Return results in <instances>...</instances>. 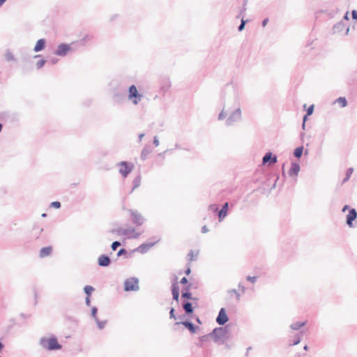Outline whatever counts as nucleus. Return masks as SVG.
<instances>
[{"label": "nucleus", "mask_w": 357, "mask_h": 357, "mask_svg": "<svg viewBox=\"0 0 357 357\" xmlns=\"http://www.w3.org/2000/svg\"><path fill=\"white\" fill-rule=\"evenodd\" d=\"M171 82L169 78H164L161 80L160 90L165 94L171 87Z\"/></svg>", "instance_id": "aec40b11"}, {"label": "nucleus", "mask_w": 357, "mask_h": 357, "mask_svg": "<svg viewBox=\"0 0 357 357\" xmlns=\"http://www.w3.org/2000/svg\"><path fill=\"white\" fill-rule=\"evenodd\" d=\"M46 43H47V41H46V39H45V38H40V39L38 40L34 46L33 51L35 52H39L43 50L46 47Z\"/></svg>", "instance_id": "412c9836"}, {"label": "nucleus", "mask_w": 357, "mask_h": 357, "mask_svg": "<svg viewBox=\"0 0 357 357\" xmlns=\"http://www.w3.org/2000/svg\"><path fill=\"white\" fill-rule=\"evenodd\" d=\"M61 202L59 201H54V202H51V204H50V207L54 208L59 209L61 208Z\"/></svg>", "instance_id": "37998d69"}, {"label": "nucleus", "mask_w": 357, "mask_h": 357, "mask_svg": "<svg viewBox=\"0 0 357 357\" xmlns=\"http://www.w3.org/2000/svg\"><path fill=\"white\" fill-rule=\"evenodd\" d=\"M303 146H300V147H297L295 151H294V156L296 157V158H300L302 154H303Z\"/></svg>", "instance_id": "c9c22d12"}, {"label": "nucleus", "mask_w": 357, "mask_h": 357, "mask_svg": "<svg viewBox=\"0 0 357 357\" xmlns=\"http://www.w3.org/2000/svg\"><path fill=\"white\" fill-rule=\"evenodd\" d=\"M229 333V325H226L213 328L210 333V336L214 342L219 344L222 340L228 339Z\"/></svg>", "instance_id": "7ed1b4c3"}, {"label": "nucleus", "mask_w": 357, "mask_h": 357, "mask_svg": "<svg viewBox=\"0 0 357 357\" xmlns=\"http://www.w3.org/2000/svg\"><path fill=\"white\" fill-rule=\"evenodd\" d=\"M121 256H123L124 258H129L131 256V253H128L126 248H121L118 250L116 257H120Z\"/></svg>", "instance_id": "c756f323"}, {"label": "nucleus", "mask_w": 357, "mask_h": 357, "mask_svg": "<svg viewBox=\"0 0 357 357\" xmlns=\"http://www.w3.org/2000/svg\"><path fill=\"white\" fill-rule=\"evenodd\" d=\"M257 277H256V276H250V275H249V276H248V277L246 278V280H247L248 281H249V282H252V283L255 282H256V280H257Z\"/></svg>", "instance_id": "09e8293b"}, {"label": "nucleus", "mask_w": 357, "mask_h": 357, "mask_svg": "<svg viewBox=\"0 0 357 357\" xmlns=\"http://www.w3.org/2000/svg\"><path fill=\"white\" fill-rule=\"evenodd\" d=\"M262 26L265 27L268 24V17H265L261 22Z\"/></svg>", "instance_id": "0e129e2a"}, {"label": "nucleus", "mask_w": 357, "mask_h": 357, "mask_svg": "<svg viewBox=\"0 0 357 357\" xmlns=\"http://www.w3.org/2000/svg\"><path fill=\"white\" fill-rule=\"evenodd\" d=\"M128 93V99L131 100L134 105H137L142 98V94L138 91L135 84L129 86Z\"/></svg>", "instance_id": "423d86ee"}, {"label": "nucleus", "mask_w": 357, "mask_h": 357, "mask_svg": "<svg viewBox=\"0 0 357 357\" xmlns=\"http://www.w3.org/2000/svg\"><path fill=\"white\" fill-rule=\"evenodd\" d=\"M91 297L86 296L85 298V304L86 306L90 307L91 306Z\"/></svg>", "instance_id": "bf43d9fd"}, {"label": "nucleus", "mask_w": 357, "mask_h": 357, "mask_svg": "<svg viewBox=\"0 0 357 357\" xmlns=\"http://www.w3.org/2000/svg\"><path fill=\"white\" fill-rule=\"evenodd\" d=\"M181 299V301L192 299V294L188 288H183L182 289Z\"/></svg>", "instance_id": "bb28decb"}, {"label": "nucleus", "mask_w": 357, "mask_h": 357, "mask_svg": "<svg viewBox=\"0 0 357 357\" xmlns=\"http://www.w3.org/2000/svg\"><path fill=\"white\" fill-rule=\"evenodd\" d=\"M128 212L130 213V219L132 224L139 227L144 223L146 219L137 210L128 209Z\"/></svg>", "instance_id": "6e6552de"}, {"label": "nucleus", "mask_w": 357, "mask_h": 357, "mask_svg": "<svg viewBox=\"0 0 357 357\" xmlns=\"http://www.w3.org/2000/svg\"><path fill=\"white\" fill-rule=\"evenodd\" d=\"M181 306L185 312V315L190 317L194 318V311L195 306L193 305V303L190 300H182Z\"/></svg>", "instance_id": "9b49d317"}, {"label": "nucleus", "mask_w": 357, "mask_h": 357, "mask_svg": "<svg viewBox=\"0 0 357 357\" xmlns=\"http://www.w3.org/2000/svg\"><path fill=\"white\" fill-rule=\"evenodd\" d=\"M188 280L186 277H183L181 278V281H180V283L183 285H185L186 284H188Z\"/></svg>", "instance_id": "603ef678"}, {"label": "nucleus", "mask_w": 357, "mask_h": 357, "mask_svg": "<svg viewBox=\"0 0 357 357\" xmlns=\"http://www.w3.org/2000/svg\"><path fill=\"white\" fill-rule=\"evenodd\" d=\"M126 230H128L126 231V235H128L130 234H133V232L135 231V228H128V229H126Z\"/></svg>", "instance_id": "680f3d73"}, {"label": "nucleus", "mask_w": 357, "mask_h": 357, "mask_svg": "<svg viewBox=\"0 0 357 357\" xmlns=\"http://www.w3.org/2000/svg\"><path fill=\"white\" fill-rule=\"evenodd\" d=\"M210 338H211L210 333H208L207 335H204L200 336L198 338L199 341H198V342L196 343V345L198 347H202L204 343L208 342L210 340Z\"/></svg>", "instance_id": "cd10ccee"}, {"label": "nucleus", "mask_w": 357, "mask_h": 357, "mask_svg": "<svg viewBox=\"0 0 357 357\" xmlns=\"http://www.w3.org/2000/svg\"><path fill=\"white\" fill-rule=\"evenodd\" d=\"M248 21V20H244L243 17H242L241 20V24L238 26V31H242L245 29V26Z\"/></svg>", "instance_id": "4c0bfd02"}, {"label": "nucleus", "mask_w": 357, "mask_h": 357, "mask_svg": "<svg viewBox=\"0 0 357 357\" xmlns=\"http://www.w3.org/2000/svg\"><path fill=\"white\" fill-rule=\"evenodd\" d=\"M39 344L43 349L47 351H56L62 349V345L59 342L57 337L54 335H52L50 337H41Z\"/></svg>", "instance_id": "f03ea898"}, {"label": "nucleus", "mask_w": 357, "mask_h": 357, "mask_svg": "<svg viewBox=\"0 0 357 357\" xmlns=\"http://www.w3.org/2000/svg\"><path fill=\"white\" fill-rule=\"evenodd\" d=\"M177 279H178L177 277L175 276L174 280L172 284L171 291H172L173 301H176V303L177 304H178L180 289H179V286H178V284L177 282Z\"/></svg>", "instance_id": "ddd939ff"}, {"label": "nucleus", "mask_w": 357, "mask_h": 357, "mask_svg": "<svg viewBox=\"0 0 357 357\" xmlns=\"http://www.w3.org/2000/svg\"><path fill=\"white\" fill-rule=\"evenodd\" d=\"M153 151V149L149 144H146L143 148L140 158L142 160H146L147 159L148 155Z\"/></svg>", "instance_id": "5701e85b"}, {"label": "nucleus", "mask_w": 357, "mask_h": 357, "mask_svg": "<svg viewBox=\"0 0 357 357\" xmlns=\"http://www.w3.org/2000/svg\"><path fill=\"white\" fill-rule=\"evenodd\" d=\"M201 231L203 234H205L208 231V229L206 227V225H204L203 227H202Z\"/></svg>", "instance_id": "e2e57ef3"}, {"label": "nucleus", "mask_w": 357, "mask_h": 357, "mask_svg": "<svg viewBox=\"0 0 357 357\" xmlns=\"http://www.w3.org/2000/svg\"><path fill=\"white\" fill-rule=\"evenodd\" d=\"M5 58L6 59V61H15L16 60V59L14 56L13 54L10 50H7L6 51V52L5 54Z\"/></svg>", "instance_id": "2f4dec72"}, {"label": "nucleus", "mask_w": 357, "mask_h": 357, "mask_svg": "<svg viewBox=\"0 0 357 357\" xmlns=\"http://www.w3.org/2000/svg\"><path fill=\"white\" fill-rule=\"evenodd\" d=\"M306 324V321H303V322H295V323H293L291 326V328L294 330H298L301 327L305 326Z\"/></svg>", "instance_id": "473e14b6"}, {"label": "nucleus", "mask_w": 357, "mask_h": 357, "mask_svg": "<svg viewBox=\"0 0 357 357\" xmlns=\"http://www.w3.org/2000/svg\"><path fill=\"white\" fill-rule=\"evenodd\" d=\"M247 2H248V0H244V1H243V8H242V9H241V13H240V14H239L240 15L243 13V12H244V11L246 10V7H245V6H246V4H247Z\"/></svg>", "instance_id": "052dcab7"}, {"label": "nucleus", "mask_w": 357, "mask_h": 357, "mask_svg": "<svg viewBox=\"0 0 357 357\" xmlns=\"http://www.w3.org/2000/svg\"><path fill=\"white\" fill-rule=\"evenodd\" d=\"M126 100V93L123 91H116L114 93L112 100L114 104L123 105Z\"/></svg>", "instance_id": "dca6fc26"}, {"label": "nucleus", "mask_w": 357, "mask_h": 357, "mask_svg": "<svg viewBox=\"0 0 357 357\" xmlns=\"http://www.w3.org/2000/svg\"><path fill=\"white\" fill-rule=\"evenodd\" d=\"M120 167L119 174L125 178L132 172L134 169V165L131 162L121 161L117 164Z\"/></svg>", "instance_id": "0eeeda50"}, {"label": "nucleus", "mask_w": 357, "mask_h": 357, "mask_svg": "<svg viewBox=\"0 0 357 357\" xmlns=\"http://www.w3.org/2000/svg\"><path fill=\"white\" fill-rule=\"evenodd\" d=\"M140 235H141V234L139 232L135 231V232H133V234L132 236H129L128 238L136 239V238H138L140 236Z\"/></svg>", "instance_id": "3c124183"}, {"label": "nucleus", "mask_w": 357, "mask_h": 357, "mask_svg": "<svg viewBox=\"0 0 357 357\" xmlns=\"http://www.w3.org/2000/svg\"><path fill=\"white\" fill-rule=\"evenodd\" d=\"M77 48H75V46L73 45V43L71 44L68 43H60L56 50L54 51V54L59 56H66L69 52H74Z\"/></svg>", "instance_id": "39448f33"}, {"label": "nucleus", "mask_w": 357, "mask_h": 357, "mask_svg": "<svg viewBox=\"0 0 357 357\" xmlns=\"http://www.w3.org/2000/svg\"><path fill=\"white\" fill-rule=\"evenodd\" d=\"M124 291H136L139 289V279L135 277H132L126 279L124 281Z\"/></svg>", "instance_id": "9d476101"}, {"label": "nucleus", "mask_w": 357, "mask_h": 357, "mask_svg": "<svg viewBox=\"0 0 357 357\" xmlns=\"http://www.w3.org/2000/svg\"><path fill=\"white\" fill-rule=\"evenodd\" d=\"M43 231V228L40 227L38 224L35 223L32 227L31 236L36 239H38L40 234Z\"/></svg>", "instance_id": "4be33fe9"}, {"label": "nucleus", "mask_w": 357, "mask_h": 357, "mask_svg": "<svg viewBox=\"0 0 357 357\" xmlns=\"http://www.w3.org/2000/svg\"><path fill=\"white\" fill-rule=\"evenodd\" d=\"M97 264L100 267H108L112 264V259L108 255H100L97 260Z\"/></svg>", "instance_id": "a211bd4d"}, {"label": "nucleus", "mask_w": 357, "mask_h": 357, "mask_svg": "<svg viewBox=\"0 0 357 357\" xmlns=\"http://www.w3.org/2000/svg\"><path fill=\"white\" fill-rule=\"evenodd\" d=\"M153 144L155 146H158L159 145L160 142H159V139H158V137H157V136H155V137H153Z\"/></svg>", "instance_id": "13d9d810"}, {"label": "nucleus", "mask_w": 357, "mask_h": 357, "mask_svg": "<svg viewBox=\"0 0 357 357\" xmlns=\"http://www.w3.org/2000/svg\"><path fill=\"white\" fill-rule=\"evenodd\" d=\"M262 164L264 166H266V165L268 164V152H266L264 156H263V158H262Z\"/></svg>", "instance_id": "49530a36"}, {"label": "nucleus", "mask_w": 357, "mask_h": 357, "mask_svg": "<svg viewBox=\"0 0 357 357\" xmlns=\"http://www.w3.org/2000/svg\"><path fill=\"white\" fill-rule=\"evenodd\" d=\"M52 252V246L43 247L40 250L39 256L40 258H44V257H46L50 255Z\"/></svg>", "instance_id": "a878e982"}, {"label": "nucleus", "mask_w": 357, "mask_h": 357, "mask_svg": "<svg viewBox=\"0 0 357 357\" xmlns=\"http://www.w3.org/2000/svg\"><path fill=\"white\" fill-rule=\"evenodd\" d=\"M230 291V292L234 293V295H236V298H237V300H238V301H239V300H240V296H241V295H240V294H239V293H238V292L235 289H231V291Z\"/></svg>", "instance_id": "5fc2aeb1"}, {"label": "nucleus", "mask_w": 357, "mask_h": 357, "mask_svg": "<svg viewBox=\"0 0 357 357\" xmlns=\"http://www.w3.org/2000/svg\"><path fill=\"white\" fill-rule=\"evenodd\" d=\"M241 93L237 88L234 86H229L227 84L221 96L222 109L218 114V119L223 120L227 115V112L241 107Z\"/></svg>", "instance_id": "f257e3e1"}, {"label": "nucleus", "mask_w": 357, "mask_h": 357, "mask_svg": "<svg viewBox=\"0 0 357 357\" xmlns=\"http://www.w3.org/2000/svg\"><path fill=\"white\" fill-rule=\"evenodd\" d=\"M188 260H190V261H192V260H196V259H194L193 258V251L191 250L190 251V252L188 254Z\"/></svg>", "instance_id": "864d4df0"}, {"label": "nucleus", "mask_w": 357, "mask_h": 357, "mask_svg": "<svg viewBox=\"0 0 357 357\" xmlns=\"http://www.w3.org/2000/svg\"><path fill=\"white\" fill-rule=\"evenodd\" d=\"M94 36L93 34L88 33L86 34L82 39L75 41L73 43V45L75 46V48H80L86 45V44L91 41L93 39Z\"/></svg>", "instance_id": "2eb2a0df"}, {"label": "nucleus", "mask_w": 357, "mask_h": 357, "mask_svg": "<svg viewBox=\"0 0 357 357\" xmlns=\"http://www.w3.org/2000/svg\"><path fill=\"white\" fill-rule=\"evenodd\" d=\"M220 344H224L226 349L229 350L231 348V345L229 344L227 342H225V340H222Z\"/></svg>", "instance_id": "8fccbe9b"}, {"label": "nucleus", "mask_w": 357, "mask_h": 357, "mask_svg": "<svg viewBox=\"0 0 357 357\" xmlns=\"http://www.w3.org/2000/svg\"><path fill=\"white\" fill-rule=\"evenodd\" d=\"M176 324H182L185 328H187L190 333L195 334L197 333V330L199 329L198 326H196L189 319H186L185 321H182L181 322H177Z\"/></svg>", "instance_id": "f3484780"}, {"label": "nucleus", "mask_w": 357, "mask_h": 357, "mask_svg": "<svg viewBox=\"0 0 357 357\" xmlns=\"http://www.w3.org/2000/svg\"><path fill=\"white\" fill-rule=\"evenodd\" d=\"M47 61L44 59H40L37 63H36V67L38 69H40L42 67H43L45 66V64L46 63Z\"/></svg>", "instance_id": "79ce46f5"}, {"label": "nucleus", "mask_w": 357, "mask_h": 357, "mask_svg": "<svg viewBox=\"0 0 357 357\" xmlns=\"http://www.w3.org/2000/svg\"><path fill=\"white\" fill-rule=\"evenodd\" d=\"M229 321V317L225 307H221L215 319L216 323L223 326Z\"/></svg>", "instance_id": "4468645a"}, {"label": "nucleus", "mask_w": 357, "mask_h": 357, "mask_svg": "<svg viewBox=\"0 0 357 357\" xmlns=\"http://www.w3.org/2000/svg\"><path fill=\"white\" fill-rule=\"evenodd\" d=\"M300 172V165L298 163H292L289 171V175L292 177L297 176Z\"/></svg>", "instance_id": "b1692460"}, {"label": "nucleus", "mask_w": 357, "mask_h": 357, "mask_svg": "<svg viewBox=\"0 0 357 357\" xmlns=\"http://www.w3.org/2000/svg\"><path fill=\"white\" fill-rule=\"evenodd\" d=\"M128 230H126V229H123L121 227L117 228L115 229L116 234L119 236L121 235H126V231Z\"/></svg>", "instance_id": "a19ab883"}, {"label": "nucleus", "mask_w": 357, "mask_h": 357, "mask_svg": "<svg viewBox=\"0 0 357 357\" xmlns=\"http://www.w3.org/2000/svg\"><path fill=\"white\" fill-rule=\"evenodd\" d=\"M149 240V241L153 240V241H151V242L148 241V242L144 243L141 244L139 246H138L137 248L133 250L132 252H138L142 254H145L148 252V250L150 248L153 247L158 242H159L160 239L157 238V237H155V236H152Z\"/></svg>", "instance_id": "1a4fd4ad"}, {"label": "nucleus", "mask_w": 357, "mask_h": 357, "mask_svg": "<svg viewBox=\"0 0 357 357\" xmlns=\"http://www.w3.org/2000/svg\"><path fill=\"white\" fill-rule=\"evenodd\" d=\"M300 337L298 336L295 337L292 340H289V345H296L300 342Z\"/></svg>", "instance_id": "a18cd8bd"}, {"label": "nucleus", "mask_w": 357, "mask_h": 357, "mask_svg": "<svg viewBox=\"0 0 357 357\" xmlns=\"http://www.w3.org/2000/svg\"><path fill=\"white\" fill-rule=\"evenodd\" d=\"M190 301H194V303H195V307H197V301H199V298H198L197 297H194V296H192V299H190Z\"/></svg>", "instance_id": "69168bd1"}, {"label": "nucleus", "mask_w": 357, "mask_h": 357, "mask_svg": "<svg viewBox=\"0 0 357 357\" xmlns=\"http://www.w3.org/2000/svg\"><path fill=\"white\" fill-rule=\"evenodd\" d=\"M228 210H229V203L225 202L222 205V208L219 209V211H218V217L219 222H222L225 218V217L228 214Z\"/></svg>", "instance_id": "6ab92c4d"}, {"label": "nucleus", "mask_w": 357, "mask_h": 357, "mask_svg": "<svg viewBox=\"0 0 357 357\" xmlns=\"http://www.w3.org/2000/svg\"><path fill=\"white\" fill-rule=\"evenodd\" d=\"M357 213L355 209L349 211L347 217V223L349 227H352V222L356 218Z\"/></svg>", "instance_id": "393cba45"}, {"label": "nucleus", "mask_w": 357, "mask_h": 357, "mask_svg": "<svg viewBox=\"0 0 357 357\" xmlns=\"http://www.w3.org/2000/svg\"><path fill=\"white\" fill-rule=\"evenodd\" d=\"M255 180L259 183V185L255 191L260 194L266 195L268 190V175L264 174L263 177L260 180L258 178H256Z\"/></svg>", "instance_id": "f8f14e48"}, {"label": "nucleus", "mask_w": 357, "mask_h": 357, "mask_svg": "<svg viewBox=\"0 0 357 357\" xmlns=\"http://www.w3.org/2000/svg\"><path fill=\"white\" fill-rule=\"evenodd\" d=\"M313 110H314V105H312L311 106H310L308 107L307 111V115L305 116L304 118H303V121H306L307 116H310V115H311L312 114Z\"/></svg>", "instance_id": "c03bdc74"}, {"label": "nucleus", "mask_w": 357, "mask_h": 357, "mask_svg": "<svg viewBox=\"0 0 357 357\" xmlns=\"http://www.w3.org/2000/svg\"><path fill=\"white\" fill-rule=\"evenodd\" d=\"M95 321L97 324L98 328L100 330L103 329L107 324V320L100 321L99 319H96Z\"/></svg>", "instance_id": "72a5a7b5"}, {"label": "nucleus", "mask_w": 357, "mask_h": 357, "mask_svg": "<svg viewBox=\"0 0 357 357\" xmlns=\"http://www.w3.org/2000/svg\"><path fill=\"white\" fill-rule=\"evenodd\" d=\"M276 162V156H272L271 153H269V163H274Z\"/></svg>", "instance_id": "6e6d98bb"}, {"label": "nucleus", "mask_w": 357, "mask_h": 357, "mask_svg": "<svg viewBox=\"0 0 357 357\" xmlns=\"http://www.w3.org/2000/svg\"><path fill=\"white\" fill-rule=\"evenodd\" d=\"M140 184H141V176L138 175L132 181V188L131 189L130 193H132L135 188L139 187Z\"/></svg>", "instance_id": "c85d7f7f"}, {"label": "nucleus", "mask_w": 357, "mask_h": 357, "mask_svg": "<svg viewBox=\"0 0 357 357\" xmlns=\"http://www.w3.org/2000/svg\"><path fill=\"white\" fill-rule=\"evenodd\" d=\"M337 103L342 107H346L347 101L345 98L340 97L337 100Z\"/></svg>", "instance_id": "ea45409f"}, {"label": "nucleus", "mask_w": 357, "mask_h": 357, "mask_svg": "<svg viewBox=\"0 0 357 357\" xmlns=\"http://www.w3.org/2000/svg\"><path fill=\"white\" fill-rule=\"evenodd\" d=\"M352 17L357 20V11L356 10H353L352 11Z\"/></svg>", "instance_id": "774afa93"}, {"label": "nucleus", "mask_w": 357, "mask_h": 357, "mask_svg": "<svg viewBox=\"0 0 357 357\" xmlns=\"http://www.w3.org/2000/svg\"><path fill=\"white\" fill-rule=\"evenodd\" d=\"M98 307H96V306H93L91 307V317L96 320L97 319H98V316H97V314H98Z\"/></svg>", "instance_id": "f704fd0d"}, {"label": "nucleus", "mask_w": 357, "mask_h": 357, "mask_svg": "<svg viewBox=\"0 0 357 357\" xmlns=\"http://www.w3.org/2000/svg\"><path fill=\"white\" fill-rule=\"evenodd\" d=\"M208 210L218 214L219 207L218 204H211L208 206Z\"/></svg>", "instance_id": "e433bc0d"}, {"label": "nucleus", "mask_w": 357, "mask_h": 357, "mask_svg": "<svg viewBox=\"0 0 357 357\" xmlns=\"http://www.w3.org/2000/svg\"><path fill=\"white\" fill-rule=\"evenodd\" d=\"M174 312H175L174 308L172 307L170 309V311H169V317H170V319H176V317Z\"/></svg>", "instance_id": "de8ad7c7"}, {"label": "nucleus", "mask_w": 357, "mask_h": 357, "mask_svg": "<svg viewBox=\"0 0 357 357\" xmlns=\"http://www.w3.org/2000/svg\"><path fill=\"white\" fill-rule=\"evenodd\" d=\"M168 151V150H166L162 153H160L158 154V158H161L162 160H163L165 159V153Z\"/></svg>", "instance_id": "4d7b16f0"}, {"label": "nucleus", "mask_w": 357, "mask_h": 357, "mask_svg": "<svg viewBox=\"0 0 357 357\" xmlns=\"http://www.w3.org/2000/svg\"><path fill=\"white\" fill-rule=\"evenodd\" d=\"M95 291V288L91 285H86L84 287V292L86 296L91 297L92 293Z\"/></svg>", "instance_id": "7c9ffc66"}, {"label": "nucleus", "mask_w": 357, "mask_h": 357, "mask_svg": "<svg viewBox=\"0 0 357 357\" xmlns=\"http://www.w3.org/2000/svg\"><path fill=\"white\" fill-rule=\"evenodd\" d=\"M121 245V243L119 241H115L111 244V249L112 251H116L119 247Z\"/></svg>", "instance_id": "58836bf2"}, {"label": "nucleus", "mask_w": 357, "mask_h": 357, "mask_svg": "<svg viewBox=\"0 0 357 357\" xmlns=\"http://www.w3.org/2000/svg\"><path fill=\"white\" fill-rule=\"evenodd\" d=\"M191 273V269H190V267L188 266L185 270V273L186 275H189Z\"/></svg>", "instance_id": "338daca9"}, {"label": "nucleus", "mask_w": 357, "mask_h": 357, "mask_svg": "<svg viewBox=\"0 0 357 357\" xmlns=\"http://www.w3.org/2000/svg\"><path fill=\"white\" fill-rule=\"evenodd\" d=\"M229 113V116L227 118L225 124L227 126H233L234 123L241 121L242 117V112L241 107H238L237 108H234L229 112H227V114Z\"/></svg>", "instance_id": "20e7f679"}]
</instances>
